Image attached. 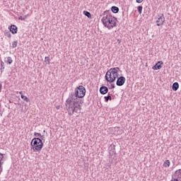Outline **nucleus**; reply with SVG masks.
Instances as JSON below:
<instances>
[{
  "mask_svg": "<svg viewBox=\"0 0 181 181\" xmlns=\"http://www.w3.org/2000/svg\"><path fill=\"white\" fill-rule=\"evenodd\" d=\"M86 95V88L79 86L75 89V93L69 95L66 99L65 105L68 111L69 115H73L74 112L80 114L81 112V105L84 103L80 98H84Z\"/></svg>",
  "mask_w": 181,
  "mask_h": 181,
  "instance_id": "1",
  "label": "nucleus"
},
{
  "mask_svg": "<svg viewBox=\"0 0 181 181\" xmlns=\"http://www.w3.org/2000/svg\"><path fill=\"white\" fill-rule=\"evenodd\" d=\"M102 22L105 28L107 29H112L117 26V18L110 14L104 16L102 18Z\"/></svg>",
  "mask_w": 181,
  "mask_h": 181,
  "instance_id": "2",
  "label": "nucleus"
},
{
  "mask_svg": "<svg viewBox=\"0 0 181 181\" xmlns=\"http://www.w3.org/2000/svg\"><path fill=\"white\" fill-rule=\"evenodd\" d=\"M35 137L31 141V148L33 151H40L43 148V142L38 136H40V133H34Z\"/></svg>",
  "mask_w": 181,
  "mask_h": 181,
  "instance_id": "3",
  "label": "nucleus"
},
{
  "mask_svg": "<svg viewBox=\"0 0 181 181\" xmlns=\"http://www.w3.org/2000/svg\"><path fill=\"white\" fill-rule=\"evenodd\" d=\"M116 78H117L112 74H110L109 71H107L105 75L106 81H108V83H114Z\"/></svg>",
  "mask_w": 181,
  "mask_h": 181,
  "instance_id": "4",
  "label": "nucleus"
},
{
  "mask_svg": "<svg viewBox=\"0 0 181 181\" xmlns=\"http://www.w3.org/2000/svg\"><path fill=\"white\" fill-rule=\"evenodd\" d=\"M164 23H165V16H163V14L158 16V18L156 21L157 26H162V25H163Z\"/></svg>",
  "mask_w": 181,
  "mask_h": 181,
  "instance_id": "5",
  "label": "nucleus"
},
{
  "mask_svg": "<svg viewBox=\"0 0 181 181\" xmlns=\"http://www.w3.org/2000/svg\"><path fill=\"white\" fill-rule=\"evenodd\" d=\"M125 81H126L125 77L119 76V78H117L116 84L119 87H121V86H122L123 84H125Z\"/></svg>",
  "mask_w": 181,
  "mask_h": 181,
  "instance_id": "6",
  "label": "nucleus"
},
{
  "mask_svg": "<svg viewBox=\"0 0 181 181\" xmlns=\"http://www.w3.org/2000/svg\"><path fill=\"white\" fill-rule=\"evenodd\" d=\"M110 74H112L116 78L118 77V71H119V69L118 67L111 68L109 71Z\"/></svg>",
  "mask_w": 181,
  "mask_h": 181,
  "instance_id": "7",
  "label": "nucleus"
},
{
  "mask_svg": "<svg viewBox=\"0 0 181 181\" xmlns=\"http://www.w3.org/2000/svg\"><path fill=\"white\" fill-rule=\"evenodd\" d=\"M115 155V145L111 144L109 147V156H114Z\"/></svg>",
  "mask_w": 181,
  "mask_h": 181,
  "instance_id": "8",
  "label": "nucleus"
},
{
  "mask_svg": "<svg viewBox=\"0 0 181 181\" xmlns=\"http://www.w3.org/2000/svg\"><path fill=\"white\" fill-rule=\"evenodd\" d=\"M8 29L13 35L18 33V27H16L15 25H11L10 27H8Z\"/></svg>",
  "mask_w": 181,
  "mask_h": 181,
  "instance_id": "9",
  "label": "nucleus"
},
{
  "mask_svg": "<svg viewBox=\"0 0 181 181\" xmlns=\"http://www.w3.org/2000/svg\"><path fill=\"white\" fill-rule=\"evenodd\" d=\"M162 64H163V62L162 61H158L153 66V70H160V68L162 67Z\"/></svg>",
  "mask_w": 181,
  "mask_h": 181,
  "instance_id": "10",
  "label": "nucleus"
},
{
  "mask_svg": "<svg viewBox=\"0 0 181 181\" xmlns=\"http://www.w3.org/2000/svg\"><path fill=\"white\" fill-rule=\"evenodd\" d=\"M174 177L175 179H177V180L181 181V169L175 172Z\"/></svg>",
  "mask_w": 181,
  "mask_h": 181,
  "instance_id": "11",
  "label": "nucleus"
},
{
  "mask_svg": "<svg viewBox=\"0 0 181 181\" xmlns=\"http://www.w3.org/2000/svg\"><path fill=\"white\" fill-rule=\"evenodd\" d=\"M100 94H103V95L105 94H107L108 93V88L107 86H102L100 88Z\"/></svg>",
  "mask_w": 181,
  "mask_h": 181,
  "instance_id": "12",
  "label": "nucleus"
},
{
  "mask_svg": "<svg viewBox=\"0 0 181 181\" xmlns=\"http://www.w3.org/2000/svg\"><path fill=\"white\" fill-rule=\"evenodd\" d=\"M179 89V83L175 82L173 84V91H177Z\"/></svg>",
  "mask_w": 181,
  "mask_h": 181,
  "instance_id": "13",
  "label": "nucleus"
},
{
  "mask_svg": "<svg viewBox=\"0 0 181 181\" xmlns=\"http://www.w3.org/2000/svg\"><path fill=\"white\" fill-rule=\"evenodd\" d=\"M111 11L113 13H118V12H119V8L117 6H112Z\"/></svg>",
  "mask_w": 181,
  "mask_h": 181,
  "instance_id": "14",
  "label": "nucleus"
},
{
  "mask_svg": "<svg viewBox=\"0 0 181 181\" xmlns=\"http://www.w3.org/2000/svg\"><path fill=\"white\" fill-rule=\"evenodd\" d=\"M163 166L164 168H169V166H170V161L169 160H166L163 164Z\"/></svg>",
  "mask_w": 181,
  "mask_h": 181,
  "instance_id": "15",
  "label": "nucleus"
},
{
  "mask_svg": "<svg viewBox=\"0 0 181 181\" xmlns=\"http://www.w3.org/2000/svg\"><path fill=\"white\" fill-rule=\"evenodd\" d=\"M2 165H4V162H2V160L0 159V175L4 171V168L2 167Z\"/></svg>",
  "mask_w": 181,
  "mask_h": 181,
  "instance_id": "16",
  "label": "nucleus"
},
{
  "mask_svg": "<svg viewBox=\"0 0 181 181\" xmlns=\"http://www.w3.org/2000/svg\"><path fill=\"white\" fill-rule=\"evenodd\" d=\"M83 13L85 16H87V18H91V13L87 11H84Z\"/></svg>",
  "mask_w": 181,
  "mask_h": 181,
  "instance_id": "17",
  "label": "nucleus"
},
{
  "mask_svg": "<svg viewBox=\"0 0 181 181\" xmlns=\"http://www.w3.org/2000/svg\"><path fill=\"white\" fill-rule=\"evenodd\" d=\"M108 100H112V98L111 97V95L105 96V103H108Z\"/></svg>",
  "mask_w": 181,
  "mask_h": 181,
  "instance_id": "18",
  "label": "nucleus"
},
{
  "mask_svg": "<svg viewBox=\"0 0 181 181\" xmlns=\"http://www.w3.org/2000/svg\"><path fill=\"white\" fill-rule=\"evenodd\" d=\"M21 98L22 100H25L26 103H29V98H28V97L23 95H21Z\"/></svg>",
  "mask_w": 181,
  "mask_h": 181,
  "instance_id": "19",
  "label": "nucleus"
},
{
  "mask_svg": "<svg viewBox=\"0 0 181 181\" xmlns=\"http://www.w3.org/2000/svg\"><path fill=\"white\" fill-rule=\"evenodd\" d=\"M12 62H13V61L12 60V58H11V57H8L7 58V62H6V63H8V64H12Z\"/></svg>",
  "mask_w": 181,
  "mask_h": 181,
  "instance_id": "20",
  "label": "nucleus"
},
{
  "mask_svg": "<svg viewBox=\"0 0 181 181\" xmlns=\"http://www.w3.org/2000/svg\"><path fill=\"white\" fill-rule=\"evenodd\" d=\"M16 46H18V41H13L12 43V48L15 49V47H16Z\"/></svg>",
  "mask_w": 181,
  "mask_h": 181,
  "instance_id": "21",
  "label": "nucleus"
},
{
  "mask_svg": "<svg viewBox=\"0 0 181 181\" xmlns=\"http://www.w3.org/2000/svg\"><path fill=\"white\" fill-rule=\"evenodd\" d=\"M4 69H5V63H4V62H1V73L4 71Z\"/></svg>",
  "mask_w": 181,
  "mask_h": 181,
  "instance_id": "22",
  "label": "nucleus"
},
{
  "mask_svg": "<svg viewBox=\"0 0 181 181\" xmlns=\"http://www.w3.org/2000/svg\"><path fill=\"white\" fill-rule=\"evenodd\" d=\"M139 13H142V6H139L137 8Z\"/></svg>",
  "mask_w": 181,
  "mask_h": 181,
  "instance_id": "23",
  "label": "nucleus"
},
{
  "mask_svg": "<svg viewBox=\"0 0 181 181\" xmlns=\"http://www.w3.org/2000/svg\"><path fill=\"white\" fill-rule=\"evenodd\" d=\"M5 36H7V37L11 38V33L10 32L5 33Z\"/></svg>",
  "mask_w": 181,
  "mask_h": 181,
  "instance_id": "24",
  "label": "nucleus"
},
{
  "mask_svg": "<svg viewBox=\"0 0 181 181\" xmlns=\"http://www.w3.org/2000/svg\"><path fill=\"white\" fill-rule=\"evenodd\" d=\"M137 4H141V2L144 1V0H136Z\"/></svg>",
  "mask_w": 181,
  "mask_h": 181,
  "instance_id": "25",
  "label": "nucleus"
},
{
  "mask_svg": "<svg viewBox=\"0 0 181 181\" xmlns=\"http://www.w3.org/2000/svg\"><path fill=\"white\" fill-rule=\"evenodd\" d=\"M110 88H115V85H114V84H111L110 85Z\"/></svg>",
  "mask_w": 181,
  "mask_h": 181,
  "instance_id": "26",
  "label": "nucleus"
},
{
  "mask_svg": "<svg viewBox=\"0 0 181 181\" xmlns=\"http://www.w3.org/2000/svg\"><path fill=\"white\" fill-rule=\"evenodd\" d=\"M3 159H4V156H0V160H3Z\"/></svg>",
  "mask_w": 181,
  "mask_h": 181,
  "instance_id": "27",
  "label": "nucleus"
},
{
  "mask_svg": "<svg viewBox=\"0 0 181 181\" xmlns=\"http://www.w3.org/2000/svg\"><path fill=\"white\" fill-rule=\"evenodd\" d=\"M5 154L0 153V156H4Z\"/></svg>",
  "mask_w": 181,
  "mask_h": 181,
  "instance_id": "28",
  "label": "nucleus"
},
{
  "mask_svg": "<svg viewBox=\"0 0 181 181\" xmlns=\"http://www.w3.org/2000/svg\"><path fill=\"white\" fill-rule=\"evenodd\" d=\"M19 94H21V95H23V93L22 91H21V92L19 93Z\"/></svg>",
  "mask_w": 181,
  "mask_h": 181,
  "instance_id": "29",
  "label": "nucleus"
},
{
  "mask_svg": "<svg viewBox=\"0 0 181 181\" xmlns=\"http://www.w3.org/2000/svg\"><path fill=\"white\" fill-rule=\"evenodd\" d=\"M57 110H60V106H57Z\"/></svg>",
  "mask_w": 181,
  "mask_h": 181,
  "instance_id": "30",
  "label": "nucleus"
},
{
  "mask_svg": "<svg viewBox=\"0 0 181 181\" xmlns=\"http://www.w3.org/2000/svg\"><path fill=\"white\" fill-rule=\"evenodd\" d=\"M1 88H2V85L0 84V91H1Z\"/></svg>",
  "mask_w": 181,
  "mask_h": 181,
  "instance_id": "31",
  "label": "nucleus"
},
{
  "mask_svg": "<svg viewBox=\"0 0 181 181\" xmlns=\"http://www.w3.org/2000/svg\"><path fill=\"white\" fill-rule=\"evenodd\" d=\"M118 43H121V40H117Z\"/></svg>",
  "mask_w": 181,
  "mask_h": 181,
  "instance_id": "32",
  "label": "nucleus"
},
{
  "mask_svg": "<svg viewBox=\"0 0 181 181\" xmlns=\"http://www.w3.org/2000/svg\"><path fill=\"white\" fill-rule=\"evenodd\" d=\"M9 103H12L11 100H9Z\"/></svg>",
  "mask_w": 181,
  "mask_h": 181,
  "instance_id": "33",
  "label": "nucleus"
}]
</instances>
